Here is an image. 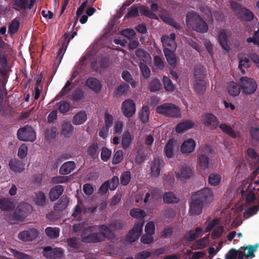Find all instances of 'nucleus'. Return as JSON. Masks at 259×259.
Segmentation results:
<instances>
[{"label":"nucleus","instance_id":"obj_29","mask_svg":"<svg viewBox=\"0 0 259 259\" xmlns=\"http://www.w3.org/2000/svg\"><path fill=\"white\" fill-rule=\"evenodd\" d=\"M63 188L62 186L57 185L51 189L49 197L52 201H55L59 198L63 192Z\"/></svg>","mask_w":259,"mask_h":259},{"label":"nucleus","instance_id":"obj_4","mask_svg":"<svg viewBox=\"0 0 259 259\" xmlns=\"http://www.w3.org/2000/svg\"><path fill=\"white\" fill-rule=\"evenodd\" d=\"M239 84L242 92L245 94H252L257 88V83L255 80L246 76L240 78Z\"/></svg>","mask_w":259,"mask_h":259},{"label":"nucleus","instance_id":"obj_32","mask_svg":"<svg viewBox=\"0 0 259 259\" xmlns=\"http://www.w3.org/2000/svg\"><path fill=\"white\" fill-rule=\"evenodd\" d=\"M15 202L8 199L1 198L0 199V208L4 211H9L15 206Z\"/></svg>","mask_w":259,"mask_h":259},{"label":"nucleus","instance_id":"obj_34","mask_svg":"<svg viewBox=\"0 0 259 259\" xmlns=\"http://www.w3.org/2000/svg\"><path fill=\"white\" fill-rule=\"evenodd\" d=\"M257 245L248 246L245 248H241L239 250H243L244 256L246 259H250L254 256V252L257 250Z\"/></svg>","mask_w":259,"mask_h":259},{"label":"nucleus","instance_id":"obj_23","mask_svg":"<svg viewBox=\"0 0 259 259\" xmlns=\"http://www.w3.org/2000/svg\"><path fill=\"white\" fill-rule=\"evenodd\" d=\"M202 231L201 228L197 227L195 230L188 232L185 236V239L188 242L192 241L202 235Z\"/></svg>","mask_w":259,"mask_h":259},{"label":"nucleus","instance_id":"obj_17","mask_svg":"<svg viewBox=\"0 0 259 259\" xmlns=\"http://www.w3.org/2000/svg\"><path fill=\"white\" fill-rule=\"evenodd\" d=\"M195 146V141L192 139H188L182 144L181 151L183 154H189L194 150Z\"/></svg>","mask_w":259,"mask_h":259},{"label":"nucleus","instance_id":"obj_45","mask_svg":"<svg viewBox=\"0 0 259 259\" xmlns=\"http://www.w3.org/2000/svg\"><path fill=\"white\" fill-rule=\"evenodd\" d=\"M180 199L172 192H166L164 194L163 201L166 203H178Z\"/></svg>","mask_w":259,"mask_h":259},{"label":"nucleus","instance_id":"obj_40","mask_svg":"<svg viewBox=\"0 0 259 259\" xmlns=\"http://www.w3.org/2000/svg\"><path fill=\"white\" fill-rule=\"evenodd\" d=\"M221 16V13L219 12H213L212 14L210 9L208 8H207L206 11L204 12L203 15V17L208 21H212L213 20V17H214L216 20H219Z\"/></svg>","mask_w":259,"mask_h":259},{"label":"nucleus","instance_id":"obj_15","mask_svg":"<svg viewBox=\"0 0 259 259\" xmlns=\"http://www.w3.org/2000/svg\"><path fill=\"white\" fill-rule=\"evenodd\" d=\"M201 121L211 129L215 128L218 124L217 118L212 114L206 113L201 116Z\"/></svg>","mask_w":259,"mask_h":259},{"label":"nucleus","instance_id":"obj_60","mask_svg":"<svg viewBox=\"0 0 259 259\" xmlns=\"http://www.w3.org/2000/svg\"><path fill=\"white\" fill-rule=\"evenodd\" d=\"M128 86L126 84H121L119 85L114 91V95L116 97H120L123 95L128 90Z\"/></svg>","mask_w":259,"mask_h":259},{"label":"nucleus","instance_id":"obj_48","mask_svg":"<svg viewBox=\"0 0 259 259\" xmlns=\"http://www.w3.org/2000/svg\"><path fill=\"white\" fill-rule=\"evenodd\" d=\"M111 150L104 147H102L101 151V158L104 162L107 161L111 156Z\"/></svg>","mask_w":259,"mask_h":259},{"label":"nucleus","instance_id":"obj_27","mask_svg":"<svg viewBox=\"0 0 259 259\" xmlns=\"http://www.w3.org/2000/svg\"><path fill=\"white\" fill-rule=\"evenodd\" d=\"M195 125L194 122L190 120H187L178 124L176 127V132L177 133H182L193 127Z\"/></svg>","mask_w":259,"mask_h":259},{"label":"nucleus","instance_id":"obj_63","mask_svg":"<svg viewBox=\"0 0 259 259\" xmlns=\"http://www.w3.org/2000/svg\"><path fill=\"white\" fill-rule=\"evenodd\" d=\"M69 203V199L67 197H63L60 203L56 205V209L62 210L67 207Z\"/></svg>","mask_w":259,"mask_h":259},{"label":"nucleus","instance_id":"obj_18","mask_svg":"<svg viewBox=\"0 0 259 259\" xmlns=\"http://www.w3.org/2000/svg\"><path fill=\"white\" fill-rule=\"evenodd\" d=\"M162 166V161L158 159H155L151 164V177L155 178L158 177L161 174Z\"/></svg>","mask_w":259,"mask_h":259},{"label":"nucleus","instance_id":"obj_44","mask_svg":"<svg viewBox=\"0 0 259 259\" xmlns=\"http://www.w3.org/2000/svg\"><path fill=\"white\" fill-rule=\"evenodd\" d=\"M250 66V60L247 57L243 56L240 58L238 68L243 74H244L245 72L244 70H243V68H249Z\"/></svg>","mask_w":259,"mask_h":259},{"label":"nucleus","instance_id":"obj_1","mask_svg":"<svg viewBox=\"0 0 259 259\" xmlns=\"http://www.w3.org/2000/svg\"><path fill=\"white\" fill-rule=\"evenodd\" d=\"M186 23L188 27L199 32L205 33L208 30V26L205 22L194 13H190L188 14Z\"/></svg>","mask_w":259,"mask_h":259},{"label":"nucleus","instance_id":"obj_43","mask_svg":"<svg viewBox=\"0 0 259 259\" xmlns=\"http://www.w3.org/2000/svg\"><path fill=\"white\" fill-rule=\"evenodd\" d=\"M136 55L140 58L146 64H150L151 62V58L149 54L145 52L142 49H138L136 52Z\"/></svg>","mask_w":259,"mask_h":259},{"label":"nucleus","instance_id":"obj_8","mask_svg":"<svg viewBox=\"0 0 259 259\" xmlns=\"http://www.w3.org/2000/svg\"><path fill=\"white\" fill-rule=\"evenodd\" d=\"M17 136L21 141H34L36 139L35 134L33 128L29 126H26L18 131Z\"/></svg>","mask_w":259,"mask_h":259},{"label":"nucleus","instance_id":"obj_10","mask_svg":"<svg viewBox=\"0 0 259 259\" xmlns=\"http://www.w3.org/2000/svg\"><path fill=\"white\" fill-rule=\"evenodd\" d=\"M121 110L125 117L130 118L136 113V105L132 100H125L121 104Z\"/></svg>","mask_w":259,"mask_h":259},{"label":"nucleus","instance_id":"obj_7","mask_svg":"<svg viewBox=\"0 0 259 259\" xmlns=\"http://www.w3.org/2000/svg\"><path fill=\"white\" fill-rule=\"evenodd\" d=\"M95 228L90 227L83 230L82 233V240L84 242H97L102 240L101 234L93 233Z\"/></svg>","mask_w":259,"mask_h":259},{"label":"nucleus","instance_id":"obj_62","mask_svg":"<svg viewBox=\"0 0 259 259\" xmlns=\"http://www.w3.org/2000/svg\"><path fill=\"white\" fill-rule=\"evenodd\" d=\"M139 66L144 77L148 78L150 75V70L148 67L142 62L139 63Z\"/></svg>","mask_w":259,"mask_h":259},{"label":"nucleus","instance_id":"obj_30","mask_svg":"<svg viewBox=\"0 0 259 259\" xmlns=\"http://www.w3.org/2000/svg\"><path fill=\"white\" fill-rule=\"evenodd\" d=\"M194 89L198 94H202L206 89V83L202 79H195L194 82Z\"/></svg>","mask_w":259,"mask_h":259},{"label":"nucleus","instance_id":"obj_50","mask_svg":"<svg viewBox=\"0 0 259 259\" xmlns=\"http://www.w3.org/2000/svg\"><path fill=\"white\" fill-rule=\"evenodd\" d=\"M149 115V109L147 107H143L141 111L139 113V116L144 123H146L148 121Z\"/></svg>","mask_w":259,"mask_h":259},{"label":"nucleus","instance_id":"obj_53","mask_svg":"<svg viewBox=\"0 0 259 259\" xmlns=\"http://www.w3.org/2000/svg\"><path fill=\"white\" fill-rule=\"evenodd\" d=\"M122 77L124 80L129 82L132 87L135 88L136 87L137 83L133 79L131 74L128 71H123Z\"/></svg>","mask_w":259,"mask_h":259},{"label":"nucleus","instance_id":"obj_47","mask_svg":"<svg viewBox=\"0 0 259 259\" xmlns=\"http://www.w3.org/2000/svg\"><path fill=\"white\" fill-rule=\"evenodd\" d=\"M163 83L165 90L169 92L174 91L175 88L170 79L166 76L163 77Z\"/></svg>","mask_w":259,"mask_h":259},{"label":"nucleus","instance_id":"obj_38","mask_svg":"<svg viewBox=\"0 0 259 259\" xmlns=\"http://www.w3.org/2000/svg\"><path fill=\"white\" fill-rule=\"evenodd\" d=\"M130 214L132 217L141 220L146 215V212L144 210L137 208L131 209Z\"/></svg>","mask_w":259,"mask_h":259},{"label":"nucleus","instance_id":"obj_35","mask_svg":"<svg viewBox=\"0 0 259 259\" xmlns=\"http://www.w3.org/2000/svg\"><path fill=\"white\" fill-rule=\"evenodd\" d=\"M208 184L213 187L219 186L221 182V176L217 173H211L208 179Z\"/></svg>","mask_w":259,"mask_h":259},{"label":"nucleus","instance_id":"obj_36","mask_svg":"<svg viewBox=\"0 0 259 259\" xmlns=\"http://www.w3.org/2000/svg\"><path fill=\"white\" fill-rule=\"evenodd\" d=\"M176 50H163L164 55L168 64L171 66H175L176 64V58L174 52Z\"/></svg>","mask_w":259,"mask_h":259},{"label":"nucleus","instance_id":"obj_54","mask_svg":"<svg viewBox=\"0 0 259 259\" xmlns=\"http://www.w3.org/2000/svg\"><path fill=\"white\" fill-rule=\"evenodd\" d=\"M225 232V230L223 226H218L213 229L211 236L212 238L217 239L220 237Z\"/></svg>","mask_w":259,"mask_h":259},{"label":"nucleus","instance_id":"obj_39","mask_svg":"<svg viewBox=\"0 0 259 259\" xmlns=\"http://www.w3.org/2000/svg\"><path fill=\"white\" fill-rule=\"evenodd\" d=\"M88 154L93 158H97L99 154V147L97 143L91 144L87 149Z\"/></svg>","mask_w":259,"mask_h":259},{"label":"nucleus","instance_id":"obj_33","mask_svg":"<svg viewBox=\"0 0 259 259\" xmlns=\"http://www.w3.org/2000/svg\"><path fill=\"white\" fill-rule=\"evenodd\" d=\"M132 140V135L130 132L125 131L122 135L121 147L124 149H127L130 146Z\"/></svg>","mask_w":259,"mask_h":259},{"label":"nucleus","instance_id":"obj_28","mask_svg":"<svg viewBox=\"0 0 259 259\" xmlns=\"http://www.w3.org/2000/svg\"><path fill=\"white\" fill-rule=\"evenodd\" d=\"M244 254L242 250L232 249L225 254V259H243Z\"/></svg>","mask_w":259,"mask_h":259},{"label":"nucleus","instance_id":"obj_59","mask_svg":"<svg viewBox=\"0 0 259 259\" xmlns=\"http://www.w3.org/2000/svg\"><path fill=\"white\" fill-rule=\"evenodd\" d=\"M163 68L164 64L161 58L158 56H155L154 57V64L153 66L154 70L156 71L162 70Z\"/></svg>","mask_w":259,"mask_h":259},{"label":"nucleus","instance_id":"obj_61","mask_svg":"<svg viewBox=\"0 0 259 259\" xmlns=\"http://www.w3.org/2000/svg\"><path fill=\"white\" fill-rule=\"evenodd\" d=\"M123 122L122 121L118 120L115 121L113 126V133L120 135L123 130Z\"/></svg>","mask_w":259,"mask_h":259},{"label":"nucleus","instance_id":"obj_19","mask_svg":"<svg viewBox=\"0 0 259 259\" xmlns=\"http://www.w3.org/2000/svg\"><path fill=\"white\" fill-rule=\"evenodd\" d=\"M178 148L177 142L173 140H170L167 143L165 147V153L168 158H171L174 155V153Z\"/></svg>","mask_w":259,"mask_h":259},{"label":"nucleus","instance_id":"obj_57","mask_svg":"<svg viewBox=\"0 0 259 259\" xmlns=\"http://www.w3.org/2000/svg\"><path fill=\"white\" fill-rule=\"evenodd\" d=\"M220 221V220L219 219L215 218L212 221L206 222L205 223V225L206 226V227L204 229V231L205 232H209L214 226L219 224Z\"/></svg>","mask_w":259,"mask_h":259},{"label":"nucleus","instance_id":"obj_46","mask_svg":"<svg viewBox=\"0 0 259 259\" xmlns=\"http://www.w3.org/2000/svg\"><path fill=\"white\" fill-rule=\"evenodd\" d=\"M161 88V84L159 79L156 78L152 79L150 82L148 89L151 92L159 91Z\"/></svg>","mask_w":259,"mask_h":259},{"label":"nucleus","instance_id":"obj_55","mask_svg":"<svg viewBox=\"0 0 259 259\" xmlns=\"http://www.w3.org/2000/svg\"><path fill=\"white\" fill-rule=\"evenodd\" d=\"M206 74V68L203 67H199L195 68L194 75L195 79H200L204 77Z\"/></svg>","mask_w":259,"mask_h":259},{"label":"nucleus","instance_id":"obj_26","mask_svg":"<svg viewBox=\"0 0 259 259\" xmlns=\"http://www.w3.org/2000/svg\"><path fill=\"white\" fill-rule=\"evenodd\" d=\"M197 162L198 165L201 169L205 170L209 168L210 160L204 154H201L198 156Z\"/></svg>","mask_w":259,"mask_h":259},{"label":"nucleus","instance_id":"obj_16","mask_svg":"<svg viewBox=\"0 0 259 259\" xmlns=\"http://www.w3.org/2000/svg\"><path fill=\"white\" fill-rule=\"evenodd\" d=\"M43 254L45 256L51 259H55L62 256V250L60 248H52L47 247L44 248Z\"/></svg>","mask_w":259,"mask_h":259},{"label":"nucleus","instance_id":"obj_13","mask_svg":"<svg viewBox=\"0 0 259 259\" xmlns=\"http://www.w3.org/2000/svg\"><path fill=\"white\" fill-rule=\"evenodd\" d=\"M192 175L191 169L186 166H182L180 170L175 171L176 179L182 182L190 178Z\"/></svg>","mask_w":259,"mask_h":259},{"label":"nucleus","instance_id":"obj_49","mask_svg":"<svg viewBox=\"0 0 259 259\" xmlns=\"http://www.w3.org/2000/svg\"><path fill=\"white\" fill-rule=\"evenodd\" d=\"M46 233L51 238H56L59 236V230L57 228L48 227L46 229Z\"/></svg>","mask_w":259,"mask_h":259},{"label":"nucleus","instance_id":"obj_31","mask_svg":"<svg viewBox=\"0 0 259 259\" xmlns=\"http://www.w3.org/2000/svg\"><path fill=\"white\" fill-rule=\"evenodd\" d=\"M75 168V163L73 161H67L64 163L60 168V173L62 175H67Z\"/></svg>","mask_w":259,"mask_h":259},{"label":"nucleus","instance_id":"obj_14","mask_svg":"<svg viewBox=\"0 0 259 259\" xmlns=\"http://www.w3.org/2000/svg\"><path fill=\"white\" fill-rule=\"evenodd\" d=\"M203 203L202 202L193 196L192 202L189 209V213L191 215H198L202 210Z\"/></svg>","mask_w":259,"mask_h":259},{"label":"nucleus","instance_id":"obj_6","mask_svg":"<svg viewBox=\"0 0 259 259\" xmlns=\"http://www.w3.org/2000/svg\"><path fill=\"white\" fill-rule=\"evenodd\" d=\"M194 196L200 200L202 203L210 204L214 200L213 191L209 188H205L197 192Z\"/></svg>","mask_w":259,"mask_h":259},{"label":"nucleus","instance_id":"obj_58","mask_svg":"<svg viewBox=\"0 0 259 259\" xmlns=\"http://www.w3.org/2000/svg\"><path fill=\"white\" fill-rule=\"evenodd\" d=\"M123 159V152L122 150H119L116 151L112 158V163L116 164L120 163Z\"/></svg>","mask_w":259,"mask_h":259},{"label":"nucleus","instance_id":"obj_56","mask_svg":"<svg viewBox=\"0 0 259 259\" xmlns=\"http://www.w3.org/2000/svg\"><path fill=\"white\" fill-rule=\"evenodd\" d=\"M100 232L104 237L111 238L114 237L113 233L105 226H101L100 227Z\"/></svg>","mask_w":259,"mask_h":259},{"label":"nucleus","instance_id":"obj_11","mask_svg":"<svg viewBox=\"0 0 259 259\" xmlns=\"http://www.w3.org/2000/svg\"><path fill=\"white\" fill-rule=\"evenodd\" d=\"M39 232L35 228L28 229L20 232L18 235V238L25 242L31 241L35 239L38 236Z\"/></svg>","mask_w":259,"mask_h":259},{"label":"nucleus","instance_id":"obj_21","mask_svg":"<svg viewBox=\"0 0 259 259\" xmlns=\"http://www.w3.org/2000/svg\"><path fill=\"white\" fill-rule=\"evenodd\" d=\"M227 90L230 96L236 97L239 95L241 88L236 82L231 81L227 83Z\"/></svg>","mask_w":259,"mask_h":259},{"label":"nucleus","instance_id":"obj_64","mask_svg":"<svg viewBox=\"0 0 259 259\" xmlns=\"http://www.w3.org/2000/svg\"><path fill=\"white\" fill-rule=\"evenodd\" d=\"M27 146L25 144H22L18 149V156L20 158H24L27 155Z\"/></svg>","mask_w":259,"mask_h":259},{"label":"nucleus","instance_id":"obj_20","mask_svg":"<svg viewBox=\"0 0 259 259\" xmlns=\"http://www.w3.org/2000/svg\"><path fill=\"white\" fill-rule=\"evenodd\" d=\"M229 33V32L224 29L220 30L219 33L218 38L220 44L223 49L226 51H228L230 48V45L227 41V36Z\"/></svg>","mask_w":259,"mask_h":259},{"label":"nucleus","instance_id":"obj_22","mask_svg":"<svg viewBox=\"0 0 259 259\" xmlns=\"http://www.w3.org/2000/svg\"><path fill=\"white\" fill-rule=\"evenodd\" d=\"M86 85L96 93L100 92L102 88L100 81L93 77L90 78L87 80Z\"/></svg>","mask_w":259,"mask_h":259},{"label":"nucleus","instance_id":"obj_37","mask_svg":"<svg viewBox=\"0 0 259 259\" xmlns=\"http://www.w3.org/2000/svg\"><path fill=\"white\" fill-rule=\"evenodd\" d=\"M73 127L69 122H65L62 125V134L65 137H69L73 133Z\"/></svg>","mask_w":259,"mask_h":259},{"label":"nucleus","instance_id":"obj_52","mask_svg":"<svg viewBox=\"0 0 259 259\" xmlns=\"http://www.w3.org/2000/svg\"><path fill=\"white\" fill-rule=\"evenodd\" d=\"M35 203L39 205H44L46 203V197L44 193L39 192L35 194L34 198Z\"/></svg>","mask_w":259,"mask_h":259},{"label":"nucleus","instance_id":"obj_9","mask_svg":"<svg viewBox=\"0 0 259 259\" xmlns=\"http://www.w3.org/2000/svg\"><path fill=\"white\" fill-rule=\"evenodd\" d=\"M143 225V221L136 223L127 234L126 240L129 242H133L137 240L142 233Z\"/></svg>","mask_w":259,"mask_h":259},{"label":"nucleus","instance_id":"obj_12","mask_svg":"<svg viewBox=\"0 0 259 259\" xmlns=\"http://www.w3.org/2000/svg\"><path fill=\"white\" fill-rule=\"evenodd\" d=\"M175 39V35L174 33H171L169 36H163L161 37V41L164 48L163 50H176L177 46Z\"/></svg>","mask_w":259,"mask_h":259},{"label":"nucleus","instance_id":"obj_42","mask_svg":"<svg viewBox=\"0 0 259 259\" xmlns=\"http://www.w3.org/2000/svg\"><path fill=\"white\" fill-rule=\"evenodd\" d=\"M219 127L223 132L233 138H235L238 136V133H236L230 126L226 124H221Z\"/></svg>","mask_w":259,"mask_h":259},{"label":"nucleus","instance_id":"obj_24","mask_svg":"<svg viewBox=\"0 0 259 259\" xmlns=\"http://www.w3.org/2000/svg\"><path fill=\"white\" fill-rule=\"evenodd\" d=\"M88 116L84 111H80L75 114L72 119V123L75 125L83 124L87 120Z\"/></svg>","mask_w":259,"mask_h":259},{"label":"nucleus","instance_id":"obj_41","mask_svg":"<svg viewBox=\"0 0 259 259\" xmlns=\"http://www.w3.org/2000/svg\"><path fill=\"white\" fill-rule=\"evenodd\" d=\"M209 244V237H205L197 240L193 245V248L201 249L204 248Z\"/></svg>","mask_w":259,"mask_h":259},{"label":"nucleus","instance_id":"obj_2","mask_svg":"<svg viewBox=\"0 0 259 259\" xmlns=\"http://www.w3.org/2000/svg\"><path fill=\"white\" fill-rule=\"evenodd\" d=\"M156 112L166 116L180 117L181 112L178 107L171 103H164L158 106L156 108Z\"/></svg>","mask_w":259,"mask_h":259},{"label":"nucleus","instance_id":"obj_5","mask_svg":"<svg viewBox=\"0 0 259 259\" xmlns=\"http://www.w3.org/2000/svg\"><path fill=\"white\" fill-rule=\"evenodd\" d=\"M32 211V206L28 203H20L15 210L13 217L16 220L21 221L27 217Z\"/></svg>","mask_w":259,"mask_h":259},{"label":"nucleus","instance_id":"obj_25","mask_svg":"<svg viewBox=\"0 0 259 259\" xmlns=\"http://www.w3.org/2000/svg\"><path fill=\"white\" fill-rule=\"evenodd\" d=\"M10 168L15 172H21L24 169L23 164L21 161L17 159H12L9 161Z\"/></svg>","mask_w":259,"mask_h":259},{"label":"nucleus","instance_id":"obj_3","mask_svg":"<svg viewBox=\"0 0 259 259\" xmlns=\"http://www.w3.org/2000/svg\"><path fill=\"white\" fill-rule=\"evenodd\" d=\"M230 5L232 10L241 19L244 21H251L253 19L254 15L250 10L241 7L238 4L234 2H231Z\"/></svg>","mask_w":259,"mask_h":259},{"label":"nucleus","instance_id":"obj_51","mask_svg":"<svg viewBox=\"0 0 259 259\" xmlns=\"http://www.w3.org/2000/svg\"><path fill=\"white\" fill-rule=\"evenodd\" d=\"M259 210V206H254L247 209L243 213L244 219H248L256 214Z\"/></svg>","mask_w":259,"mask_h":259}]
</instances>
